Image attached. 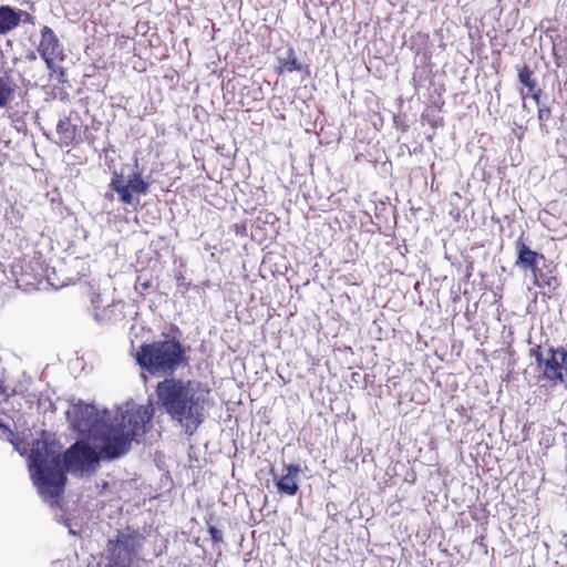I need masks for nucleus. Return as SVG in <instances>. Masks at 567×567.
<instances>
[{"label":"nucleus","mask_w":567,"mask_h":567,"mask_svg":"<svg viewBox=\"0 0 567 567\" xmlns=\"http://www.w3.org/2000/svg\"><path fill=\"white\" fill-rule=\"evenodd\" d=\"M66 414L71 425L83 437L65 452V468L83 474L93 471L102 457L114 458L126 453L132 442L145 433L153 409L126 402L107 411L78 402L69 408Z\"/></svg>","instance_id":"nucleus-1"},{"label":"nucleus","mask_w":567,"mask_h":567,"mask_svg":"<svg viewBox=\"0 0 567 567\" xmlns=\"http://www.w3.org/2000/svg\"><path fill=\"white\" fill-rule=\"evenodd\" d=\"M156 392L159 405L187 433L202 423L208 391L198 383L166 379L157 384Z\"/></svg>","instance_id":"nucleus-2"},{"label":"nucleus","mask_w":567,"mask_h":567,"mask_svg":"<svg viewBox=\"0 0 567 567\" xmlns=\"http://www.w3.org/2000/svg\"><path fill=\"white\" fill-rule=\"evenodd\" d=\"M61 447L47 439L37 440L29 455L33 484L44 501L55 499L63 492L65 476L60 464Z\"/></svg>","instance_id":"nucleus-3"},{"label":"nucleus","mask_w":567,"mask_h":567,"mask_svg":"<svg viewBox=\"0 0 567 567\" xmlns=\"http://www.w3.org/2000/svg\"><path fill=\"white\" fill-rule=\"evenodd\" d=\"M137 363L151 373H172L184 360V351L176 340L157 341L141 347Z\"/></svg>","instance_id":"nucleus-4"},{"label":"nucleus","mask_w":567,"mask_h":567,"mask_svg":"<svg viewBox=\"0 0 567 567\" xmlns=\"http://www.w3.org/2000/svg\"><path fill=\"white\" fill-rule=\"evenodd\" d=\"M533 354L546 379L559 381L567 388V351L564 348L542 350L538 347Z\"/></svg>","instance_id":"nucleus-5"},{"label":"nucleus","mask_w":567,"mask_h":567,"mask_svg":"<svg viewBox=\"0 0 567 567\" xmlns=\"http://www.w3.org/2000/svg\"><path fill=\"white\" fill-rule=\"evenodd\" d=\"M110 187L118 194L121 202L134 205L138 203L141 195L146 194L148 184L137 173L128 176L114 173Z\"/></svg>","instance_id":"nucleus-6"},{"label":"nucleus","mask_w":567,"mask_h":567,"mask_svg":"<svg viewBox=\"0 0 567 567\" xmlns=\"http://www.w3.org/2000/svg\"><path fill=\"white\" fill-rule=\"evenodd\" d=\"M38 52L45 62L51 75L56 74L59 78L63 76V71L58 62L63 60V49L53 30L49 27H43L41 30V39L38 45Z\"/></svg>","instance_id":"nucleus-7"},{"label":"nucleus","mask_w":567,"mask_h":567,"mask_svg":"<svg viewBox=\"0 0 567 567\" xmlns=\"http://www.w3.org/2000/svg\"><path fill=\"white\" fill-rule=\"evenodd\" d=\"M140 542L136 538L121 535L116 542H110L111 561L116 567H132L137 554Z\"/></svg>","instance_id":"nucleus-8"},{"label":"nucleus","mask_w":567,"mask_h":567,"mask_svg":"<svg viewBox=\"0 0 567 567\" xmlns=\"http://www.w3.org/2000/svg\"><path fill=\"white\" fill-rule=\"evenodd\" d=\"M516 247V265L524 270H530L534 285L540 286L539 264L545 260V257L542 254L532 250L523 241H517Z\"/></svg>","instance_id":"nucleus-9"},{"label":"nucleus","mask_w":567,"mask_h":567,"mask_svg":"<svg viewBox=\"0 0 567 567\" xmlns=\"http://www.w3.org/2000/svg\"><path fill=\"white\" fill-rule=\"evenodd\" d=\"M300 467L298 465H287L284 473L275 477L276 486L280 493L295 495L298 491Z\"/></svg>","instance_id":"nucleus-10"},{"label":"nucleus","mask_w":567,"mask_h":567,"mask_svg":"<svg viewBox=\"0 0 567 567\" xmlns=\"http://www.w3.org/2000/svg\"><path fill=\"white\" fill-rule=\"evenodd\" d=\"M20 20H21L20 12H16L9 6H1L0 7V35L17 28L20 23Z\"/></svg>","instance_id":"nucleus-11"},{"label":"nucleus","mask_w":567,"mask_h":567,"mask_svg":"<svg viewBox=\"0 0 567 567\" xmlns=\"http://www.w3.org/2000/svg\"><path fill=\"white\" fill-rule=\"evenodd\" d=\"M13 97V85L9 80L0 79V107H4Z\"/></svg>","instance_id":"nucleus-12"},{"label":"nucleus","mask_w":567,"mask_h":567,"mask_svg":"<svg viewBox=\"0 0 567 567\" xmlns=\"http://www.w3.org/2000/svg\"><path fill=\"white\" fill-rule=\"evenodd\" d=\"M532 75L533 73L527 66L523 68L518 73L520 83L524 84L529 92H533L535 89V82Z\"/></svg>","instance_id":"nucleus-13"},{"label":"nucleus","mask_w":567,"mask_h":567,"mask_svg":"<svg viewBox=\"0 0 567 567\" xmlns=\"http://www.w3.org/2000/svg\"><path fill=\"white\" fill-rule=\"evenodd\" d=\"M296 70H299V65L296 60L287 61L281 65V71L285 72H293Z\"/></svg>","instance_id":"nucleus-14"},{"label":"nucleus","mask_w":567,"mask_h":567,"mask_svg":"<svg viewBox=\"0 0 567 567\" xmlns=\"http://www.w3.org/2000/svg\"><path fill=\"white\" fill-rule=\"evenodd\" d=\"M11 442L18 452H20L21 454L25 453V447L20 442H16L13 440H11Z\"/></svg>","instance_id":"nucleus-15"},{"label":"nucleus","mask_w":567,"mask_h":567,"mask_svg":"<svg viewBox=\"0 0 567 567\" xmlns=\"http://www.w3.org/2000/svg\"><path fill=\"white\" fill-rule=\"evenodd\" d=\"M209 532H210V535H212L213 539H215V540H220L221 539L220 533L215 527H212L209 529Z\"/></svg>","instance_id":"nucleus-16"},{"label":"nucleus","mask_w":567,"mask_h":567,"mask_svg":"<svg viewBox=\"0 0 567 567\" xmlns=\"http://www.w3.org/2000/svg\"><path fill=\"white\" fill-rule=\"evenodd\" d=\"M0 395H6V389L1 382H0Z\"/></svg>","instance_id":"nucleus-17"}]
</instances>
